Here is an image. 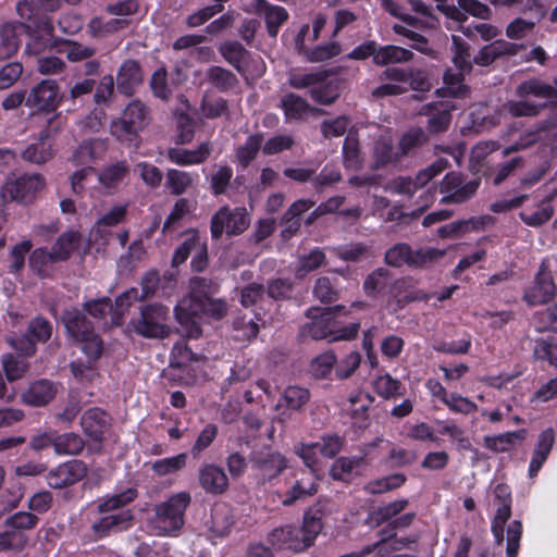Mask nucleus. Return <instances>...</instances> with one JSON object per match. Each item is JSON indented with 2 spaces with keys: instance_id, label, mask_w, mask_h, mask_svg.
I'll return each instance as SVG.
<instances>
[{
  "instance_id": "f257e3e1",
  "label": "nucleus",
  "mask_w": 557,
  "mask_h": 557,
  "mask_svg": "<svg viewBox=\"0 0 557 557\" xmlns=\"http://www.w3.org/2000/svg\"><path fill=\"white\" fill-rule=\"evenodd\" d=\"M216 292V285L210 278L195 276L189 281V294L175 307V317L181 325L188 327L189 337H198L201 334L200 325L194 320L206 315L215 320L224 318L227 313V305L221 298H212Z\"/></svg>"
},
{
  "instance_id": "f03ea898",
  "label": "nucleus",
  "mask_w": 557,
  "mask_h": 557,
  "mask_svg": "<svg viewBox=\"0 0 557 557\" xmlns=\"http://www.w3.org/2000/svg\"><path fill=\"white\" fill-rule=\"evenodd\" d=\"M137 494L135 488H127L98 503L97 511L101 517L90 527L95 540L107 537L111 533L121 532L131 527L134 517L132 510L125 507L137 497Z\"/></svg>"
},
{
  "instance_id": "7ed1b4c3",
  "label": "nucleus",
  "mask_w": 557,
  "mask_h": 557,
  "mask_svg": "<svg viewBox=\"0 0 557 557\" xmlns=\"http://www.w3.org/2000/svg\"><path fill=\"white\" fill-rule=\"evenodd\" d=\"M343 310H345L344 306L327 307L324 309L309 308L306 311V317L311 321L301 326L299 332L300 337L314 341L326 339L329 343L355 338L360 329L359 323H350L337 327L335 317Z\"/></svg>"
},
{
  "instance_id": "20e7f679",
  "label": "nucleus",
  "mask_w": 557,
  "mask_h": 557,
  "mask_svg": "<svg viewBox=\"0 0 557 557\" xmlns=\"http://www.w3.org/2000/svg\"><path fill=\"white\" fill-rule=\"evenodd\" d=\"M191 503L188 492H178L153 508L149 527L153 534L175 536L185 524V512Z\"/></svg>"
},
{
  "instance_id": "39448f33",
  "label": "nucleus",
  "mask_w": 557,
  "mask_h": 557,
  "mask_svg": "<svg viewBox=\"0 0 557 557\" xmlns=\"http://www.w3.org/2000/svg\"><path fill=\"white\" fill-rule=\"evenodd\" d=\"M322 530L320 517L306 515L301 525H285L275 528L268 536V541L278 549L302 552L310 547Z\"/></svg>"
},
{
  "instance_id": "423d86ee",
  "label": "nucleus",
  "mask_w": 557,
  "mask_h": 557,
  "mask_svg": "<svg viewBox=\"0 0 557 557\" xmlns=\"http://www.w3.org/2000/svg\"><path fill=\"white\" fill-rule=\"evenodd\" d=\"M170 310L166 306L154 302L141 306L137 315L128 323L132 332L148 339H165L172 334Z\"/></svg>"
},
{
  "instance_id": "0eeeda50",
  "label": "nucleus",
  "mask_w": 557,
  "mask_h": 557,
  "mask_svg": "<svg viewBox=\"0 0 557 557\" xmlns=\"http://www.w3.org/2000/svg\"><path fill=\"white\" fill-rule=\"evenodd\" d=\"M62 322L66 333L75 342L81 343L83 352L91 360H97L103 351V342L95 333L92 323L83 311L71 308L63 312Z\"/></svg>"
},
{
  "instance_id": "6e6552de",
  "label": "nucleus",
  "mask_w": 557,
  "mask_h": 557,
  "mask_svg": "<svg viewBox=\"0 0 557 557\" xmlns=\"http://www.w3.org/2000/svg\"><path fill=\"white\" fill-rule=\"evenodd\" d=\"M149 108L140 100H132L121 112L120 116L112 120L110 132L119 141L134 144L140 132L150 123Z\"/></svg>"
},
{
  "instance_id": "1a4fd4ad",
  "label": "nucleus",
  "mask_w": 557,
  "mask_h": 557,
  "mask_svg": "<svg viewBox=\"0 0 557 557\" xmlns=\"http://www.w3.org/2000/svg\"><path fill=\"white\" fill-rule=\"evenodd\" d=\"M444 255L445 250L432 247L413 250L408 244L399 243L386 250L384 260L386 264L394 268L403 265L422 268L440 260Z\"/></svg>"
},
{
  "instance_id": "9d476101",
  "label": "nucleus",
  "mask_w": 557,
  "mask_h": 557,
  "mask_svg": "<svg viewBox=\"0 0 557 557\" xmlns=\"http://www.w3.org/2000/svg\"><path fill=\"white\" fill-rule=\"evenodd\" d=\"M250 224L246 209L221 207L211 218L210 232L213 239H220L223 233L228 236L244 233Z\"/></svg>"
},
{
  "instance_id": "9b49d317",
  "label": "nucleus",
  "mask_w": 557,
  "mask_h": 557,
  "mask_svg": "<svg viewBox=\"0 0 557 557\" xmlns=\"http://www.w3.org/2000/svg\"><path fill=\"white\" fill-rule=\"evenodd\" d=\"M480 184V178L467 181L462 174L449 172L441 183V193L444 194L441 203H463L476 194Z\"/></svg>"
},
{
  "instance_id": "f8f14e48",
  "label": "nucleus",
  "mask_w": 557,
  "mask_h": 557,
  "mask_svg": "<svg viewBox=\"0 0 557 557\" xmlns=\"http://www.w3.org/2000/svg\"><path fill=\"white\" fill-rule=\"evenodd\" d=\"M58 7L54 2H17L16 12L25 21L22 27L36 32L53 33V24L49 12Z\"/></svg>"
},
{
  "instance_id": "ddd939ff",
  "label": "nucleus",
  "mask_w": 557,
  "mask_h": 557,
  "mask_svg": "<svg viewBox=\"0 0 557 557\" xmlns=\"http://www.w3.org/2000/svg\"><path fill=\"white\" fill-rule=\"evenodd\" d=\"M107 12L120 16V18H113L107 21L102 16H96L89 22L90 34L94 37H101L106 34L115 32L127 25L125 16L135 14L138 11L137 2H113L107 7Z\"/></svg>"
},
{
  "instance_id": "4468645a",
  "label": "nucleus",
  "mask_w": 557,
  "mask_h": 557,
  "mask_svg": "<svg viewBox=\"0 0 557 557\" xmlns=\"http://www.w3.org/2000/svg\"><path fill=\"white\" fill-rule=\"evenodd\" d=\"M249 460L257 478L262 482L272 481L287 468L286 458L271 449L252 451Z\"/></svg>"
},
{
  "instance_id": "2eb2a0df",
  "label": "nucleus",
  "mask_w": 557,
  "mask_h": 557,
  "mask_svg": "<svg viewBox=\"0 0 557 557\" xmlns=\"http://www.w3.org/2000/svg\"><path fill=\"white\" fill-rule=\"evenodd\" d=\"M556 290L549 264L543 260L532 285L524 290L523 300L530 306L546 304L555 297Z\"/></svg>"
},
{
  "instance_id": "dca6fc26",
  "label": "nucleus",
  "mask_w": 557,
  "mask_h": 557,
  "mask_svg": "<svg viewBox=\"0 0 557 557\" xmlns=\"http://www.w3.org/2000/svg\"><path fill=\"white\" fill-rule=\"evenodd\" d=\"M44 186L45 177L41 174H24L5 184L0 195V207L8 197L11 200L29 202Z\"/></svg>"
},
{
  "instance_id": "f3484780",
  "label": "nucleus",
  "mask_w": 557,
  "mask_h": 557,
  "mask_svg": "<svg viewBox=\"0 0 557 557\" xmlns=\"http://www.w3.org/2000/svg\"><path fill=\"white\" fill-rule=\"evenodd\" d=\"M380 79L404 85L408 87V90L424 92L431 89V83L425 71L416 67H387L381 73Z\"/></svg>"
},
{
  "instance_id": "a211bd4d",
  "label": "nucleus",
  "mask_w": 557,
  "mask_h": 557,
  "mask_svg": "<svg viewBox=\"0 0 557 557\" xmlns=\"http://www.w3.org/2000/svg\"><path fill=\"white\" fill-rule=\"evenodd\" d=\"M87 470V465L84 461L78 459L69 460L48 472V485L52 488L73 485L86 476Z\"/></svg>"
},
{
  "instance_id": "6ab92c4d",
  "label": "nucleus",
  "mask_w": 557,
  "mask_h": 557,
  "mask_svg": "<svg viewBox=\"0 0 557 557\" xmlns=\"http://www.w3.org/2000/svg\"><path fill=\"white\" fill-rule=\"evenodd\" d=\"M59 89L54 79L41 81L30 89L26 98V107L40 111H54L60 101Z\"/></svg>"
},
{
  "instance_id": "aec40b11",
  "label": "nucleus",
  "mask_w": 557,
  "mask_h": 557,
  "mask_svg": "<svg viewBox=\"0 0 557 557\" xmlns=\"http://www.w3.org/2000/svg\"><path fill=\"white\" fill-rule=\"evenodd\" d=\"M436 11L456 22H463L467 15L471 14L475 17L486 20L491 15L490 8L483 2H458V5L448 2H437Z\"/></svg>"
},
{
  "instance_id": "412c9836",
  "label": "nucleus",
  "mask_w": 557,
  "mask_h": 557,
  "mask_svg": "<svg viewBox=\"0 0 557 557\" xmlns=\"http://www.w3.org/2000/svg\"><path fill=\"white\" fill-rule=\"evenodd\" d=\"M280 108L284 112L285 122L305 121L309 115L324 113V110L311 107L306 99L294 92L282 96Z\"/></svg>"
},
{
  "instance_id": "4be33fe9",
  "label": "nucleus",
  "mask_w": 557,
  "mask_h": 557,
  "mask_svg": "<svg viewBox=\"0 0 557 557\" xmlns=\"http://www.w3.org/2000/svg\"><path fill=\"white\" fill-rule=\"evenodd\" d=\"M522 48V45L497 39L483 46L473 57V62L480 66H490L499 58L516 55Z\"/></svg>"
},
{
  "instance_id": "5701e85b",
  "label": "nucleus",
  "mask_w": 557,
  "mask_h": 557,
  "mask_svg": "<svg viewBox=\"0 0 557 557\" xmlns=\"http://www.w3.org/2000/svg\"><path fill=\"white\" fill-rule=\"evenodd\" d=\"M143 81L144 72L138 61L128 59L121 64L116 74V86L121 94L132 96Z\"/></svg>"
},
{
  "instance_id": "b1692460",
  "label": "nucleus",
  "mask_w": 557,
  "mask_h": 557,
  "mask_svg": "<svg viewBox=\"0 0 557 557\" xmlns=\"http://www.w3.org/2000/svg\"><path fill=\"white\" fill-rule=\"evenodd\" d=\"M81 425L90 440L101 442L104 433L109 430L110 417L100 408H90L83 413Z\"/></svg>"
},
{
  "instance_id": "393cba45",
  "label": "nucleus",
  "mask_w": 557,
  "mask_h": 557,
  "mask_svg": "<svg viewBox=\"0 0 557 557\" xmlns=\"http://www.w3.org/2000/svg\"><path fill=\"white\" fill-rule=\"evenodd\" d=\"M199 484L207 493L221 495L228 488V478L221 467L207 463L199 469Z\"/></svg>"
},
{
  "instance_id": "a878e982",
  "label": "nucleus",
  "mask_w": 557,
  "mask_h": 557,
  "mask_svg": "<svg viewBox=\"0 0 557 557\" xmlns=\"http://www.w3.org/2000/svg\"><path fill=\"white\" fill-rule=\"evenodd\" d=\"M210 141L201 143L196 149L171 148L168 151V158L177 165H195L203 163L212 152Z\"/></svg>"
},
{
  "instance_id": "bb28decb",
  "label": "nucleus",
  "mask_w": 557,
  "mask_h": 557,
  "mask_svg": "<svg viewBox=\"0 0 557 557\" xmlns=\"http://www.w3.org/2000/svg\"><path fill=\"white\" fill-rule=\"evenodd\" d=\"M104 152L106 144L102 140H84L74 149L70 161L75 166H91L90 164L101 159Z\"/></svg>"
},
{
  "instance_id": "cd10ccee",
  "label": "nucleus",
  "mask_w": 557,
  "mask_h": 557,
  "mask_svg": "<svg viewBox=\"0 0 557 557\" xmlns=\"http://www.w3.org/2000/svg\"><path fill=\"white\" fill-rule=\"evenodd\" d=\"M318 492L315 475L312 473H302L295 483L286 491L282 504L292 506L298 500L313 496Z\"/></svg>"
},
{
  "instance_id": "c85d7f7f",
  "label": "nucleus",
  "mask_w": 557,
  "mask_h": 557,
  "mask_svg": "<svg viewBox=\"0 0 557 557\" xmlns=\"http://www.w3.org/2000/svg\"><path fill=\"white\" fill-rule=\"evenodd\" d=\"M22 45V24L2 23L0 25V60L14 55Z\"/></svg>"
},
{
  "instance_id": "c756f323",
  "label": "nucleus",
  "mask_w": 557,
  "mask_h": 557,
  "mask_svg": "<svg viewBox=\"0 0 557 557\" xmlns=\"http://www.w3.org/2000/svg\"><path fill=\"white\" fill-rule=\"evenodd\" d=\"M83 309L94 319L104 321L103 325L108 326L106 318L111 317V325H119L122 319V312L114 310L112 301L109 297L90 299L83 304Z\"/></svg>"
},
{
  "instance_id": "7c9ffc66",
  "label": "nucleus",
  "mask_w": 557,
  "mask_h": 557,
  "mask_svg": "<svg viewBox=\"0 0 557 557\" xmlns=\"http://www.w3.org/2000/svg\"><path fill=\"white\" fill-rule=\"evenodd\" d=\"M57 394V386L49 380L34 382L23 394V401L27 405L39 407L51 401Z\"/></svg>"
},
{
  "instance_id": "2f4dec72",
  "label": "nucleus",
  "mask_w": 557,
  "mask_h": 557,
  "mask_svg": "<svg viewBox=\"0 0 557 557\" xmlns=\"http://www.w3.org/2000/svg\"><path fill=\"white\" fill-rule=\"evenodd\" d=\"M400 159L399 150H395L391 138L383 136L374 143L373 169L379 170L387 165H395Z\"/></svg>"
},
{
  "instance_id": "473e14b6",
  "label": "nucleus",
  "mask_w": 557,
  "mask_h": 557,
  "mask_svg": "<svg viewBox=\"0 0 557 557\" xmlns=\"http://www.w3.org/2000/svg\"><path fill=\"white\" fill-rule=\"evenodd\" d=\"M223 58L239 74L245 75L250 60V52L246 50L239 42H228L220 47Z\"/></svg>"
},
{
  "instance_id": "72a5a7b5",
  "label": "nucleus",
  "mask_w": 557,
  "mask_h": 557,
  "mask_svg": "<svg viewBox=\"0 0 557 557\" xmlns=\"http://www.w3.org/2000/svg\"><path fill=\"white\" fill-rule=\"evenodd\" d=\"M239 176L233 181V170L228 165L218 166L208 177L210 190L214 196L226 195L234 184H239Z\"/></svg>"
},
{
  "instance_id": "f704fd0d",
  "label": "nucleus",
  "mask_w": 557,
  "mask_h": 557,
  "mask_svg": "<svg viewBox=\"0 0 557 557\" xmlns=\"http://www.w3.org/2000/svg\"><path fill=\"white\" fill-rule=\"evenodd\" d=\"M451 62L457 71L470 74L473 70V59L470 53V45L459 36H451Z\"/></svg>"
},
{
  "instance_id": "c9c22d12",
  "label": "nucleus",
  "mask_w": 557,
  "mask_h": 557,
  "mask_svg": "<svg viewBox=\"0 0 557 557\" xmlns=\"http://www.w3.org/2000/svg\"><path fill=\"white\" fill-rule=\"evenodd\" d=\"M54 157V149L51 143L37 139L30 143L21 153V158L28 163L41 165Z\"/></svg>"
},
{
  "instance_id": "e433bc0d",
  "label": "nucleus",
  "mask_w": 557,
  "mask_h": 557,
  "mask_svg": "<svg viewBox=\"0 0 557 557\" xmlns=\"http://www.w3.org/2000/svg\"><path fill=\"white\" fill-rule=\"evenodd\" d=\"M312 294L322 304L337 301L341 296L337 278L330 275L319 276L314 282Z\"/></svg>"
},
{
  "instance_id": "4c0bfd02",
  "label": "nucleus",
  "mask_w": 557,
  "mask_h": 557,
  "mask_svg": "<svg viewBox=\"0 0 557 557\" xmlns=\"http://www.w3.org/2000/svg\"><path fill=\"white\" fill-rule=\"evenodd\" d=\"M409 505L408 499H398L386 505H382L372 510L368 516V522L375 527L385 522H391L398 517Z\"/></svg>"
},
{
  "instance_id": "58836bf2",
  "label": "nucleus",
  "mask_w": 557,
  "mask_h": 557,
  "mask_svg": "<svg viewBox=\"0 0 557 557\" xmlns=\"http://www.w3.org/2000/svg\"><path fill=\"white\" fill-rule=\"evenodd\" d=\"M413 58V52L411 50L387 45L383 47H379L377 52L374 55V63L376 65H387L393 63H406L411 61Z\"/></svg>"
},
{
  "instance_id": "ea45409f",
  "label": "nucleus",
  "mask_w": 557,
  "mask_h": 557,
  "mask_svg": "<svg viewBox=\"0 0 557 557\" xmlns=\"http://www.w3.org/2000/svg\"><path fill=\"white\" fill-rule=\"evenodd\" d=\"M525 435L527 431L524 429H521L518 431L506 432L495 436H485L484 445L486 448L495 453H504L509 450L518 442L523 441L525 438Z\"/></svg>"
},
{
  "instance_id": "a19ab883",
  "label": "nucleus",
  "mask_w": 557,
  "mask_h": 557,
  "mask_svg": "<svg viewBox=\"0 0 557 557\" xmlns=\"http://www.w3.org/2000/svg\"><path fill=\"white\" fill-rule=\"evenodd\" d=\"M516 95L520 98H525L528 96L553 98L556 96V88L539 78H531L517 86Z\"/></svg>"
},
{
  "instance_id": "79ce46f5",
  "label": "nucleus",
  "mask_w": 557,
  "mask_h": 557,
  "mask_svg": "<svg viewBox=\"0 0 557 557\" xmlns=\"http://www.w3.org/2000/svg\"><path fill=\"white\" fill-rule=\"evenodd\" d=\"M263 4L260 7V12L264 15L268 34L271 37H276L278 28L287 21V11L278 5H272L268 2H259Z\"/></svg>"
},
{
  "instance_id": "37998d69",
  "label": "nucleus",
  "mask_w": 557,
  "mask_h": 557,
  "mask_svg": "<svg viewBox=\"0 0 557 557\" xmlns=\"http://www.w3.org/2000/svg\"><path fill=\"white\" fill-rule=\"evenodd\" d=\"M548 107V102H533L529 100L507 101L503 109L512 117H535Z\"/></svg>"
},
{
  "instance_id": "c03bdc74",
  "label": "nucleus",
  "mask_w": 557,
  "mask_h": 557,
  "mask_svg": "<svg viewBox=\"0 0 557 557\" xmlns=\"http://www.w3.org/2000/svg\"><path fill=\"white\" fill-rule=\"evenodd\" d=\"M310 391L298 385L287 386L282 395L278 406H285L287 409L300 411L309 403Z\"/></svg>"
},
{
  "instance_id": "a18cd8bd",
  "label": "nucleus",
  "mask_w": 557,
  "mask_h": 557,
  "mask_svg": "<svg viewBox=\"0 0 557 557\" xmlns=\"http://www.w3.org/2000/svg\"><path fill=\"white\" fill-rule=\"evenodd\" d=\"M430 112H425L429 115L426 122V131L430 134H440L448 129L451 122V113L449 108H437L436 106H428Z\"/></svg>"
},
{
  "instance_id": "49530a36",
  "label": "nucleus",
  "mask_w": 557,
  "mask_h": 557,
  "mask_svg": "<svg viewBox=\"0 0 557 557\" xmlns=\"http://www.w3.org/2000/svg\"><path fill=\"white\" fill-rule=\"evenodd\" d=\"M263 143V135L261 133H257L250 135L244 145L239 146L236 149V161L240 164L243 169H246L251 161H253L261 149Z\"/></svg>"
},
{
  "instance_id": "de8ad7c7",
  "label": "nucleus",
  "mask_w": 557,
  "mask_h": 557,
  "mask_svg": "<svg viewBox=\"0 0 557 557\" xmlns=\"http://www.w3.org/2000/svg\"><path fill=\"white\" fill-rule=\"evenodd\" d=\"M206 77L220 91H227L238 84L236 75L221 66H210L206 72Z\"/></svg>"
},
{
  "instance_id": "09e8293b",
  "label": "nucleus",
  "mask_w": 557,
  "mask_h": 557,
  "mask_svg": "<svg viewBox=\"0 0 557 557\" xmlns=\"http://www.w3.org/2000/svg\"><path fill=\"white\" fill-rule=\"evenodd\" d=\"M325 263V253L320 248H314L310 252L299 256L295 276L301 278L309 272L315 271Z\"/></svg>"
},
{
  "instance_id": "8fccbe9b",
  "label": "nucleus",
  "mask_w": 557,
  "mask_h": 557,
  "mask_svg": "<svg viewBox=\"0 0 557 557\" xmlns=\"http://www.w3.org/2000/svg\"><path fill=\"white\" fill-rule=\"evenodd\" d=\"M78 244V233L74 231L63 233L51 248L55 257L54 259L59 260V262L66 261L77 249Z\"/></svg>"
},
{
  "instance_id": "3c124183",
  "label": "nucleus",
  "mask_w": 557,
  "mask_h": 557,
  "mask_svg": "<svg viewBox=\"0 0 557 557\" xmlns=\"http://www.w3.org/2000/svg\"><path fill=\"white\" fill-rule=\"evenodd\" d=\"M85 443L76 433L58 434L55 432L54 451L58 455H78L83 451Z\"/></svg>"
},
{
  "instance_id": "603ef678",
  "label": "nucleus",
  "mask_w": 557,
  "mask_h": 557,
  "mask_svg": "<svg viewBox=\"0 0 557 557\" xmlns=\"http://www.w3.org/2000/svg\"><path fill=\"white\" fill-rule=\"evenodd\" d=\"M128 173V165L125 161H119L106 166L99 173V183L107 189H114Z\"/></svg>"
},
{
  "instance_id": "864d4df0",
  "label": "nucleus",
  "mask_w": 557,
  "mask_h": 557,
  "mask_svg": "<svg viewBox=\"0 0 557 557\" xmlns=\"http://www.w3.org/2000/svg\"><path fill=\"white\" fill-rule=\"evenodd\" d=\"M428 140V133L423 128H410L400 137L398 143V150L401 158L408 156L414 149L423 146Z\"/></svg>"
},
{
  "instance_id": "5fc2aeb1",
  "label": "nucleus",
  "mask_w": 557,
  "mask_h": 557,
  "mask_svg": "<svg viewBox=\"0 0 557 557\" xmlns=\"http://www.w3.org/2000/svg\"><path fill=\"white\" fill-rule=\"evenodd\" d=\"M467 74L468 73L461 71L454 72L450 69L446 70L443 75V81L447 94L454 98H466L470 92V88L463 84L465 75Z\"/></svg>"
},
{
  "instance_id": "6e6d98bb",
  "label": "nucleus",
  "mask_w": 557,
  "mask_h": 557,
  "mask_svg": "<svg viewBox=\"0 0 557 557\" xmlns=\"http://www.w3.org/2000/svg\"><path fill=\"white\" fill-rule=\"evenodd\" d=\"M191 184L193 176L190 173L176 169L168 170L165 175V187L172 195H183L191 186Z\"/></svg>"
},
{
  "instance_id": "4d7b16f0",
  "label": "nucleus",
  "mask_w": 557,
  "mask_h": 557,
  "mask_svg": "<svg viewBox=\"0 0 557 557\" xmlns=\"http://www.w3.org/2000/svg\"><path fill=\"white\" fill-rule=\"evenodd\" d=\"M234 525V515L226 506H219L212 512L211 531L214 535L223 537L227 535Z\"/></svg>"
},
{
  "instance_id": "13d9d810",
  "label": "nucleus",
  "mask_w": 557,
  "mask_h": 557,
  "mask_svg": "<svg viewBox=\"0 0 557 557\" xmlns=\"http://www.w3.org/2000/svg\"><path fill=\"white\" fill-rule=\"evenodd\" d=\"M448 166L446 159H437L425 169L419 171L414 177H411L414 193L429 185V183L440 175Z\"/></svg>"
},
{
  "instance_id": "bf43d9fd",
  "label": "nucleus",
  "mask_w": 557,
  "mask_h": 557,
  "mask_svg": "<svg viewBox=\"0 0 557 557\" xmlns=\"http://www.w3.org/2000/svg\"><path fill=\"white\" fill-rule=\"evenodd\" d=\"M61 52L65 54L70 62H82L90 59L95 53L96 49L91 46L83 45L75 40H62Z\"/></svg>"
},
{
  "instance_id": "052dcab7",
  "label": "nucleus",
  "mask_w": 557,
  "mask_h": 557,
  "mask_svg": "<svg viewBox=\"0 0 557 557\" xmlns=\"http://www.w3.org/2000/svg\"><path fill=\"white\" fill-rule=\"evenodd\" d=\"M52 323L48 319L38 315L28 322L25 333L37 344L48 342L52 336Z\"/></svg>"
},
{
  "instance_id": "680f3d73",
  "label": "nucleus",
  "mask_w": 557,
  "mask_h": 557,
  "mask_svg": "<svg viewBox=\"0 0 557 557\" xmlns=\"http://www.w3.org/2000/svg\"><path fill=\"white\" fill-rule=\"evenodd\" d=\"M54 258L55 257L52 250H48L47 248H37L32 251L29 256V267L40 277H45L48 275V265L59 262V260Z\"/></svg>"
},
{
  "instance_id": "e2e57ef3",
  "label": "nucleus",
  "mask_w": 557,
  "mask_h": 557,
  "mask_svg": "<svg viewBox=\"0 0 557 557\" xmlns=\"http://www.w3.org/2000/svg\"><path fill=\"white\" fill-rule=\"evenodd\" d=\"M414 15L404 14L399 15L409 25H417L418 23H424L429 26H434V22L437 21V16L433 12V8L428 7L424 2H411Z\"/></svg>"
},
{
  "instance_id": "0e129e2a",
  "label": "nucleus",
  "mask_w": 557,
  "mask_h": 557,
  "mask_svg": "<svg viewBox=\"0 0 557 557\" xmlns=\"http://www.w3.org/2000/svg\"><path fill=\"white\" fill-rule=\"evenodd\" d=\"M336 356L333 351H326L317 356L310 363V373L315 379H325L336 368Z\"/></svg>"
},
{
  "instance_id": "69168bd1",
  "label": "nucleus",
  "mask_w": 557,
  "mask_h": 557,
  "mask_svg": "<svg viewBox=\"0 0 557 557\" xmlns=\"http://www.w3.org/2000/svg\"><path fill=\"white\" fill-rule=\"evenodd\" d=\"M186 454H178L173 457L156 460L151 465V469L157 475L164 476L182 470L186 465Z\"/></svg>"
},
{
  "instance_id": "338daca9",
  "label": "nucleus",
  "mask_w": 557,
  "mask_h": 557,
  "mask_svg": "<svg viewBox=\"0 0 557 557\" xmlns=\"http://www.w3.org/2000/svg\"><path fill=\"white\" fill-rule=\"evenodd\" d=\"M2 368L7 379L13 382L24 376L28 369V362L23 358L7 354L2 357Z\"/></svg>"
},
{
  "instance_id": "774afa93",
  "label": "nucleus",
  "mask_w": 557,
  "mask_h": 557,
  "mask_svg": "<svg viewBox=\"0 0 557 557\" xmlns=\"http://www.w3.org/2000/svg\"><path fill=\"white\" fill-rule=\"evenodd\" d=\"M38 73L45 76L59 75L65 72L66 63L57 55H39L36 60Z\"/></svg>"
}]
</instances>
